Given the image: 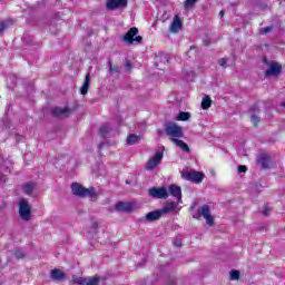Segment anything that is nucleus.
<instances>
[{"label": "nucleus", "instance_id": "nucleus-1", "mask_svg": "<svg viewBox=\"0 0 285 285\" xmlns=\"http://www.w3.org/2000/svg\"><path fill=\"white\" fill-rule=\"evenodd\" d=\"M175 208H177V203H167L161 209L147 213L145 219L146 222H157V219H161L163 215H168V213H171Z\"/></svg>", "mask_w": 285, "mask_h": 285}, {"label": "nucleus", "instance_id": "nucleus-2", "mask_svg": "<svg viewBox=\"0 0 285 285\" xmlns=\"http://www.w3.org/2000/svg\"><path fill=\"white\" fill-rule=\"evenodd\" d=\"M71 191L76 197H89L90 199H95V197H97V189H95V187L86 188L79 183L71 184Z\"/></svg>", "mask_w": 285, "mask_h": 285}, {"label": "nucleus", "instance_id": "nucleus-3", "mask_svg": "<svg viewBox=\"0 0 285 285\" xmlns=\"http://www.w3.org/2000/svg\"><path fill=\"white\" fill-rule=\"evenodd\" d=\"M137 35H139V29H137V27H132L124 36L122 41H125L127 46H132L134 43H141V41H144V38Z\"/></svg>", "mask_w": 285, "mask_h": 285}, {"label": "nucleus", "instance_id": "nucleus-4", "mask_svg": "<svg viewBox=\"0 0 285 285\" xmlns=\"http://www.w3.org/2000/svg\"><path fill=\"white\" fill-rule=\"evenodd\" d=\"M181 177L186 179V181H193L194 184H202V181H204V173L193 169H183Z\"/></svg>", "mask_w": 285, "mask_h": 285}, {"label": "nucleus", "instance_id": "nucleus-5", "mask_svg": "<svg viewBox=\"0 0 285 285\" xmlns=\"http://www.w3.org/2000/svg\"><path fill=\"white\" fill-rule=\"evenodd\" d=\"M165 132L171 139H180V137H184V129L175 122H167L165 125Z\"/></svg>", "mask_w": 285, "mask_h": 285}, {"label": "nucleus", "instance_id": "nucleus-6", "mask_svg": "<svg viewBox=\"0 0 285 285\" xmlns=\"http://www.w3.org/2000/svg\"><path fill=\"white\" fill-rule=\"evenodd\" d=\"M263 63H266V66H268V69L265 70V77H279V75H282V65H279V62H268V60L264 58Z\"/></svg>", "mask_w": 285, "mask_h": 285}, {"label": "nucleus", "instance_id": "nucleus-7", "mask_svg": "<svg viewBox=\"0 0 285 285\" xmlns=\"http://www.w3.org/2000/svg\"><path fill=\"white\" fill-rule=\"evenodd\" d=\"M32 208L30 207V204H28V200L21 198L19 202V215L23 222H30V218L32 217Z\"/></svg>", "mask_w": 285, "mask_h": 285}, {"label": "nucleus", "instance_id": "nucleus-8", "mask_svg": "<svg viewBox=\"0 0 285 285\" xmlns=\"http://www.w3.org/2000/svg\"><path fill=\"white\" fill-rule=\"evenodd\" d=\"M163 159L164 150L157 149L154 157L149 158V160L147 161L145 169L148 171L155 170L161 164Z\"/></svg>", "mask_w": 285, "mask_h": 285}, {"label": "nucleus", "instance_id": "nucleus-9", "mask_svg": "<svg viewBox=\"0 0 285 285\" xmlns=\"http://www.w3.org/2000/svg\"><path fill=\"white\" fill-rule=\"evenodd\" d=\"M73 284L77 285H99L101 278L99 276H89V277H81V276H72Z\"/></svg>", "mask_w": 285, "mask_h": 285}, {"label": "nucleus", "instance_id": "nucleus-10", "mask_svg": "<svg viewBox=\"0 0 285 285\" xmlns=\"http://www.w3.org/2000/svg\"><path fill=\"white\" fill-rule=\"evenodd\" d=\"M168 197H175L176 202H171V204H177V206H179V204H181V187L177 186V185H169L168 186Z\"/></svg>", "mask_w": 285, "mask_h": 285}, {"label": "nucleus", "instance_id": "nucleus-11", "mask_svg": "<svg viewBox=\"0 0 285 285\" xmlns=\"http://www.w3.org/2000/svg\"><path fill=\"white\" fill-rule=\"evenodd\" d=\"M149 197L155 199H168V189L166 187H153L149 189Z\"/></svg>", "mask_w": 285, "mask_h": 285}, {"label": "nucleus", "instance_id": "nucleus-12", "mask_svg": "<svg viewBox=\"0 0 285 285\" xmlns=\"http://www.w3.org/2000/svg\"><path fill=\"white\" fill-rule=\"evenodd\" d=\"M198 217H204L208 226H213L215 224V219L210 215V207L208 205H203L198 209Z\"/></svg>", "mask_w": 285, "mask_h": 285}, {"label": "nucleus", "instance_id": "nucleus-13", "mask_svg": "<svg viewBox=\"0 0 285 285\" xmlns=\"http://www.w3.org/2000/svg\"><path fill=\"white\" fill-rule=\"evenodd\" d=\"M107 10H121L128 8V0H107Z\"/></svg>", "mask_w": 285, "mask_h": 285}, {"label": "nucleus", "instance_id": "nucleus-14", "mask_svg": "<svg viewBox=\"0 0 285 285\" xmlns=\"http://www.w3.org/2000/svg\"><path fill=\"white\" fill-rule=\"evenodd\" d=\"M55 117H59V119H66V117H70V114L72 112L69 108H61L56 107L52 110Z\"/></svg>", "mask_w": 285, "mask_h": 285}, {"label": "nucleus", "instance_id": "nucleus-15", "mask_svg": "<svg viewBox=\"0 0 285 285\" xmlns=\"http://www.w3.org/2000/svg\"><path fill=\"white\" fill-rule=\"evenodd\" d=\"M115 208L119 213H132V204L130 203L119 202L116 204Z\"/></svg>", "mask_w": 285, "mask_h": 285}, {"label": "nucleus", "instance_id": "nucleus-16", "mask_svg": "<svg viewBox=\"0 0 285 285\" xmlns=\"http://www.w3.org/2000/svg\"><path fill=\"white\" fill-rule=\"evenodd\" d=\"M50 277L53 282H61V279H66V273L61 269L55 268L50 272Z\"/></svg>", "mask_w": 285, "mask_h": 285}, {"label": "nucleus", "instance_id": "nucleus-17", "mask_svg": "<svg viewBox=\"0 0 285 285\" xmlns=\"http://www.w3.org/2000/svg\"><path fill=\"white\" fill-rule=\"evenodd\" d=\"M181 18H179V16H175L170 24V32H179V30H181Z\"/></svg>", "mask_w": 285, "mask_h": 285}, {"label": "nucleus", "instance_id": "nucleus-18", "mask_svg": "<svg viewBox=\"0 0 285 285\" xmlns=\"http://www.w3.org/2000/svg\"><path fill=\"white\" fill-rule=\"evenodd\" d=\"M257 164L261 166V168H268V166H271V156H261L257 160Z\"/></svg>", "mask_w": 285, "mask_h": 285}, {"label": "nucleus", "instance_id": "nucleus-19", "mask_svg": "<svg viewBox=\"0 0 285 285\" xmlns=\"http://www.w3.org/2000/svg\"><path fill=\"white\" fill-rule=\"evenodd\" d=\"M90 88V73L86 75L85 81L80 88L81 95H88V89Z\"/></svg>", "mask_w": 285, "mask_h": 285}, {"label": "nucleus", "instance_id": "nucleus-20", "mask_svg": "<svg viewBox=\"0 0 285 285\" xmlns=\"http://www.w3.org/2000/svg\"><path fill=\"white\" fill-rule=\"evenodd\" d=\"M171 141L178 146V148L183 149L184 153H190V147H188V145L186 142H184V140H179L177 138L171 139Z\"/></svg>", "mask_w": 285, "mask_h": 285}, {"label": "nucleus", "instance_id": "nucleus-21", "mask_svg": "<svg viewBox=\"0 0 285 285\" xmlns=\"http://www.w3.org/2000/svg\"><path fill=\"white\" fill-rule=\"evenodd\" d=\"M141 138L135 134H130L128 137H127V144L128 146H135V144H139V140Z\"/></svg>", "mask_w": 285, "mask_h": 285}, {"label": "nucleus", "instance_id": "nucleus-22", "mask_svg": "<svg viewBox=\"0 0 285 285\" xmlns=\"http://www.w3.org/2000/svg\"><path fill=\"white\" fill-rule=\"evenodd\" d=\"M213 104V100L210 99V97L206 96L205 98H203L202 100V108L203 110H208V108H210Z\"/></svg>", "mask_w": 285, "mask_h": 285}, {"label": "nucleus", "instance_id": "nucleus-23", "mask_svg": "<svg viewBox=\"0 0 285 285\" xmlns=\"http://www.w3.org/2000/svg\"><path fill=\"white\" fill-rule=\"evenodd\" d=\"M190 119V112L181 111L177 115L176 120L177 121H188Z\"/></svg>", "mask_w": 285, "mask_h": 285}, {"label": "nucleus", "instance_id": "nucleus-24", "mask_svg": "<svg viewBox=\"0 0 285 285\" xmlns=\"http://www.w3.org/2000/svg\"><path fill=\"white\" fill-rule=\"evenodd\" d=\"M108 66H109V75H115L117 72H121V67L112 66V61L111 60L108 61Z\"/></svg>", "mask_w": 285, "mask_h": 285}, {"label": "nucleus", "instance_id": "nucleus-25", "mask_svg": "<svg viewBox=\"0 0 285 285\" xmlns=\"http://www.w3.org/2000/svg\"><path fill=\"white\" fill-rule=\"evenodd\" d=\"M35 186H36L35 183H27V184L23 186V193H26V195L32 194V191L35 190Z\"/></svg>", "mask_w": 285, "mask_h": 285}, {"label": "nucleus", "instance_id": "nucleus-26", "mask_svg": "<svg viewBox=\"0 0 285 285\" xmlns=\"http://www.w3.org/2000/svg\"><path fill=\"white\" fill-rule=\"evenodd\" d=\"M100 135L101 137H106V134L107 132H110V125H104L101 128H100Z\"/></svg>", "mask_w": 285, "mask_h": 285}, {"label": "nucleus", "instance_id": "nucleus-27", "mask_svg": "<svg viewBox=\"0 0 285 285\" xmlns=\"http://www.w3.org/2000/svg\"><path fill=\"white\" fill-rule=\"evenodd\" d=\"M268 32H273V26L264 27L259 30L261 35H268Z\"/></svg>", "mask_w": 285, "mask_h": 285}, {"label": "nucleus", "instance_id": "nucleus-28", "mask_svg": "<svg viewBox=\"0 0 285 285\" xmlns=\"http://www.w3.org/2000/svg\"><path fill=\"white\" fill-rule=\"evenodd\" d=\"M229 275L232 281L239 279V271L233 269Z\"/></svg>", "mask_w": 285, "mask_h": 285}, {"label": "nucleus", "instance_id": "nucleus-29", "mask_svg": "<svg viewBox=\"0 0 285 285\" xmlns=\"http://www.w3.org/2000/svg\"><path fill=\"white\" fill-rule=\"evenodd\" d=\"M227 63H228V60L226 58H220L218 60V66H220V68H228Z\"/></svg>", "mask_w": 285, "mask_h": 285}, {"label": "nucleus", "instance_id": "nucleus-30", "mask_svg": "<svg viewBox=\"0 0 285 285\" xmlns=\"http://www.w3.org/2000/svg\"><path fill=\"white\" fill-rule=\"evenodd\" d=\"M14 255L18 259H23V257H26V254H23V252L20 249H16Z\"/></svg>", "mask_w": 285, "mask_h": 285}, {"label": "nucleus", "instance_id": "nucleus-31", "mask_svg": "<svg viewBox=\"0 0 285 285\" xmlns=\"http://www.w3.org/2000/svg\"><path fill=\"white\" fill-rule=\"evenodd\" d=\"M197 3V0H186L185 1V8L188 9V8H193V6Z\"/></svg>", "mask_w": 285, "mask_h": 285}, {"label": "nucleus", "instance_id": "nucleus-32", "mask_svg": "<svg viewBox=\"0 0 285 285\" xmlns=\"http://www.w3.org/2000/svg\"><path fill=\"white\" fill-rule=\"evenodd\" d=\"M252 122L254 126H257L259 124V117H257L256 115L252 116Z\"/></svg>", "mask_w": 285, "mask_h": 285}, {"label": "nucleus", "instance_id": "nucleus-33", "mask_svg": "<svg viewBox=\"0 0 285 285\" xmlns=\"http://www.w3.org/2000/svg\"><path fill=\"white\" fill-rule=\"evenodd\" d=\"M91 228H92V230H97V228H99V223L97 220H92Z\"/></svg>", "mask_w": 285, "mask_h": 285}, {"label": "nucleus", "instance_id": "nucleus-34", "mask_svg": "<svg viewBox=\"0 0 285 285\" xmlns=\"http://www.w3.org/2000/svg\"><path fill=\"white\" fill-rule=\"evenodd\" d=\"M248 170V168L244 165H239L238 166V173H246Z\"/></svg>", "mask_w": 285, "mask_h": 285}, {"label": "nucleus", "instance_id": "nucleus-35", "mask_svg": "<svg viewBox=\"0 0 285 285\" xmlns=\"http://www.w3.org/2000/svg\"><path fill=\"white\" fill-rule=\"evenodd\" d=\"M263 215H264V217H268L271 215V208H265L263 210Z\"/></svg>", "mask_w": 285, "mask_h": 285}, {"label": "nucleus", "instance_id": "nucleus-36", "mask_svg": "<svg viewBox=\"0 0 285 285\" xmlns=\"http://www.w3.org/2000/svg\"><path fill=\"white\" fill-rule=\"evenodd\" d=\"M6 31V24L3 22H0V35H3Z\"/></svg>", "mask_w": 285, "mask_h": 285}, {"label": "nucleus", "instance_id": "nucleus-37", "mask_svg": "<svg viewBox=\"0 0 285 285\" xmlns=\"http://www.w3.org/2000/svg\"><path fill=\"white\" fill-rule=\"evenodd\" d=\"M174 246H177V248H180V246H181V240L174 242Z\"/></svg>", "mask_w": 285, "mask_h": 285}, {"label": "nucleus", "instance_id": "nucleus-38", "mask_svg": "<svg viewBox=\"0 0 285 285\" xmlns=\"http://www.w3.org/2000/svg\"><path fill=\"white\" fill-rule=\"evenodd\" d=\"M126 68H127V70H131L132 69V66L130 65V62L126 63Z\"/></svg>", "mask_w": 285, "mask_h": 285}, {"label": "nucleus", "instance_id": "nucleus-39", "mask_svg": "<svg viewBox=\"0 0 285 285\" xmlns=\"http://www.w3.org/2000/svg\"><path fill=\"white\" fill-rule=\"evenodd\" d=\"M219 17H224V11H220V12H219Z\"/></svg>", "mask_w": 285, "mask_h": 285}, {"label": "nucleus", "instance_id": "nucleus-40", "mask_svg": "<svg viewBox=\"0 0 285 285\" xmlns=\"http://www.w3.org/2000/svg\"><path fill=\"white\" fill-rule=\"evenodd\" d=\"M281 106H283V107L285 108V101H283V102L281 104Z\"/></svg>", "mask_w": 285, "mask_h": 285}, {"label": "nucleus", "instance_id": "nucleus-41", "mask_svg": "<svg viewBox=\"0 0 285 285\" xmlns=\"http://www.w3.org/2000/svg\"><path fill=\"white\" fill-rule=\"evenodd\" d=\"M126 184H130V180H126Z\"/></svg>", "mask_w": 285, "mask_h": 285}, {"label": "nucleus", "instance_id": "nucleus-42", "mask_svg": "<svg viewBox=\"0 0 285 285\" xmlns=\"http://www.w3.org/2000/svg\"><path fill=\"white\" fill-rule=\"evenodd\" d=\"M198 217H199V216H195V215H194V218H195V219H197Z\"/></svg>", "mask_w": 285, "mask_h": 285}]
</instances>
